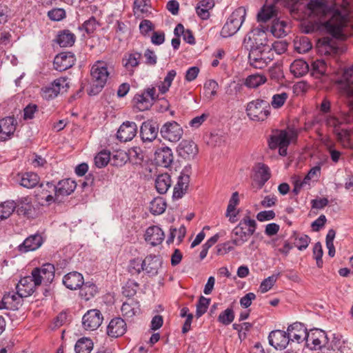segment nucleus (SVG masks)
Returning <instances> with one entry per match:
<instances>
[{
  "mask_svg": "<svg viewBox=\"0 0 353 353\" xmlns=\"http://www.w3.org/2000/svg\"><path fill=\"white\" fill-rule=\"evenodd\" d=\"M83 277L77 272H72L65 274L63 279L65 286L72 290L80 288L83 285Z\"/></svg>",
  "mask_w": 353,
  "mask_h": 353,
  "instance_id": "30",
  "label": "nucleus"
},
{
  "mask_svg": "<svg viewBox=\"0 0 353 353\" xmlns=\"http://www.w3.org/2000/svg\"><path fill=\"white\" fill-rule=\"evenodd\" d=\"M48 17L52 21H59L65 17V12L62 8H54L48 12Z\"/></svg>",
  "mask_w": 353,
  "mask_h": 353,
  "instance_id": "57",
  "label": "nucleus"
},
{
  "mask_svg": "<svg viewBox=\"0 0 353 353\" xmlns=\"http://www.w3.org/2000/svg\"><path fill=\"white\" fill-rule=\"evenodd\" d=\"M276 9L273 3L265 4L257 14V20L259 22H266L275 15Z\"/></svg>",
  "mask_w": 353,
  "mask_h": 353,
  "instance_id": "42",
  "label": "nucleus"
},
{
  "mask_svg": "<svg viewBox=\"0 0 353 353\" xmlns=\"http://www.w3.org/2000/svg\"><path fill=\"white\" fill-rule=\"evenodd\" d=\"M163 231L157 225L149 227L145 234V240L152 246L160 245L164 240Z\"/></svg>",
  "mask_w": 353,
  "mask_h": 353,
  "instance_id": "26",
  "label": "nucleus"
},
{
  "mask_svg": "<svg viewBox=\"0 0 353 353\" xmlns=\"http://www.w3.org/2000/svg\"><path fill=\"white\" fill-rule=\"evenodd\" d=\"M166 208V203L161 197L154 199L150 203V210L152 214L157 215L163 213Z\"/></svg>",
  "mask_w": 353,
  "mask_h": 353,
  "instance_id": "46",
  "label": "nucleus"
},
{
  "mask_svg": "<svg viewBox=\"0 0 353 353\" xmlns=\"http://www.w3.org/2000/svg\"><path fill=\"white\" fill-rule=\"evenodd\" d=\"M154 159L159 165L168 168L174 160L172 150L168 147L158 148L154 153Z\"/></svg>",
  "mask_w": 353,
  "mask_h": 353,
  "instance_id": "28",
  "label": "nucleus"
},
{
  "mask_svg": "<svg viewBox=\"0 0 353 353\" xmlns=\"http://www.w3.org/2000/svg\"><path fill=\"white\" fill-rule=\"evenodd\" d=\"M267 42L265 32L252 30L245 35L243 46L247 50L251 52L252 50H261V49H265V47H270Z\"/></svg>",
  "mask_w": 353,
  "mask_h": 353,
  "instance_id": "6",
  "label": "nucleus"
},
{
  "mask_svg": "<svg viewBox=\"0 0 353 353\" xmlns=\"http://www.w3.org/2000/svg\"><path fill=\"white\" fill-rule=\"evenodd\" d=\"M160 133L163 139L171 142H176L181 138L183 130L178 123L172 121L164 123Z\"/></svg>",
  "mask_w": 353,
  "mask_h": 353,
  "instance_id": "12",
  "label": "nucleus"
},
{
  "mask_svg": "<svg viewBox=\"0 0 353 353\" xmlns=\"http://www.w3.org/2000/svg\"><path fill=\"white\" fill-rule=\"evenodd\" d=\"M310 242V238L306 234H303L299 237L295 236L294 245L299 250L306 249Z\"/></svg>",
  "mask_w": 353,
  "mask_h": 353,
  "instance_id": "58",
  "label": "nucleus"
},
{
  "mask_svg": "<svg viewBox=\"0 0 353 353\" xmlns=\"http://www.w3.org/2000/svg\"><path fill=\"white\" fill-rule=\"evenodd\" d=\"M93 342L88 337L79 339L74 346L76 353H90L93 349Z\"/></svg>",
  "mask_w": 353,
  "mask_h": 353,
  "instance_id": "41",
  "label": "nucleus"
},
{
  "mask_svg": "<svg viewBox=\"0 0 353 353\" xmlns=\"http://www.w3.org/2000/svg\"><path fill=\"white\" fill-rule=\"evenodd\" d=\"M17 121L8 117L0 120V141H6L12 138L16 130Z\"/></svg>",
  "mask_w": 353,
  "mask_h": 353,
  "instance_id": "22",
  "label": "nucleus"
},
{
  "mask_svg": "<svg viewBox=\"0 0 353 353\" xmlns=\"http://www.w3.org/2000/svg\"><path fill=\"white\" fill-rule=\"evenodd\" d=\"M307 7L310 21L303 26V32L310 34L325 30L332 37L341 36L342 16L339 10L328 4L327 0H310Z\"/></svg>",
  "mask_w": 353,
  "mask_h": 353,
  "instance_id": "1",
  "label": "nucleus"
},
{
  "mask_svg": "<svg viewBox=\"0 0 353 353\" xmlns=\"http://www.w3.org/2000/svg\"><path fill=\"white\" fill-rule=\"evenodd\" d=\"M75 57L71 52H63L54 59V68L58 71H65L72 68L75 63Z\"/></svg>",
  "mask_w": 353,
  "mask_h": 353,
  "instance_id": "14",
  "label": "nucleus"
},
{
  "mask_svg": "<svg viewBox=\"0 0 353 353\" xmlns=\"http://www.w3.org/2000/svg\"><path fill=\"white\" fill-rule=\"evenodd\" d=\"M142 54L138 52H131L126 53L123 58V65L131 74L134 71V69L139 65Z\"/></svg>",
  "mask_w": 353,
  "mask_h": 353,
  "instance_id": "31",
  "label": "nucleus"
},
{
  "mask_svg": "<svg viewBox=\"0 0 353 353\" xmlns=\"http://www.w3.org/2000/svg\"><path fill=\"white\" fill-rule=\"evenodd\" d=\"M43 243L42 236L39 234H34L26 238L23 243L18 246V250L21 253L34 251L38 249Z\"/></svg>",
  "mask_w": 353,
  "mask_h": 353,
  "instance_id": "29",
  "label": "nucleus"
},
{
  "mask_svg": "<svg viewBox=\"0 0 353 353\" xmlns=\"http://www.w3.org/2000/svg\"><path fill=\"white\" fill-rule=\"evenodd\" d=\"M308 71L309 65L303 59H296L290 65V72L296 77L305 75Z\"/></svg>",
  "mask_w": 353,
  "mask_h": 353,
  "instance_id": "39",
  "label": "nucleus"
},
{
  "mask_svg": "<svg viewBox=\"0 0 353 353\" xmlns=\"http://www.w3.org/2000/svg\"><path fill=\"white\" fill-rule=\"evenodd\" d=\"M214 6L213 0H201L196 7V12L197 15L203 20L208 19L210 17V10Z\"/></svg>",
  "mask_w": 353,
  "mask_h": 353,
  "instance_id": "37",
  "label": "nucleus"
},
{
  "mask_svg": "<svg viewBox=\"0 0 353 353\" xmlns=\"http://www.w3.org/2000/svg\"><path fill=\"white\" fill-rule=\"evenodd\" d=\"M158 99L156 89L154 87L145 89L141 94L134 95L132 101L134 107L139 111L149 110L154 102Z\"/></svg>",
  "mask_w": 353,
  "mask_h": 353,
  "instance_id": "7",
  "label": "nucleus"
},
{
  "mask_svg": "<svg viewBox=\"0 0 353 353\" xmlns=\"http://www.w3.org/2000/svg\"><path fill=\"white\" fill-rule=\"evenodd\" d=\"M267 79L265 76L259 74L249 75L244 81V85L249 88H256L265 83Z\"/></svg>",
  "mask_w": 353,
  "mask_h": 353,
  "instance_id": "44",
  "label": "nucleus"
},
{
  "mask_svg": "<svg viewBox=\"0 0 353 353\" xmlns=\"http://www.w3.org/2000/svg\"><path fill=\"white\" fill-rule=\"evenodd\" d=\"M318 50L325 55H334L338 52V43L336 39L330 37H324L318 40Z\"/></svg>",
  "mask_w": 353,
  "mask_h": 353,
  "instance_id": "23",
  "label": "nucleus"
},
{
  "mask_svg": "<svg viewBox=\"0 0 353 353\" xmlns=\"http://www.w3.org/2000/svg\"><path fill=\"white\" fill-rule=\"evenodd\" d=\"M270 344L275 349L284 350L290 343L288 331L276 330L272 331L268 336Z\"/></svg>",
  "mask_w": 353,
  "mask_h": 353,
  "instance_id": "20",
  "label": "nucleus"
},
{
  "mask_svg": "<svg viewBox=\"0 0 353 353\" xmlns=\"http://www.w3.org/2000/svg\"><path fill=\"white\" fill-rule=\"evenodd\" d=\"M158 132L159 125L152 120L144 121L141 126L140 136L144 143L153 141L157 138Z\"/></svg>",
  "mask_w": 353,
  "mask_h": 353,
  "instance_id": "16",
  "label": "nucleus"
},
{
  "mask_svg": "<svg viewBox=\"0 0 353 353\" xmlns=\"http://www.w3.org/2000/svg\"><path fill=\"white\" fill-rule=\"evenodd\" d=\"M178 154L185 159H192L198 153L197 145L192 141L183 140L177 147Z\"/></svg>",
  "mask_w": 353,
  "mask_h": 353,
  "instance_id": "25",
  "label": "nucleus"
},
{
  "mask_svg": "<svg viewBox=\"0 0 353 353\" xmlns=\"http://www.w3.org/2000/svg\"><path fill=\"white\" fill-rule=\"evenodd\" d=\"M189 183H182L181 179H178L177 183L174 188L172 198L174 199H179L186 193Z\"/></svg>",
  "mask_w": 353,
  "mask_h": 353,
  "instance_id": "51",
  "label": "nucleus"
},
{
  "mask_svg": "<svg viewBox=\"0 0 353 353\" xmlns=\"http://www.w3.org/2000/svg\"><path fill=\"white\" fill-rule=\"evenodd\" d=\"M256 222L245 216L239 224L232 230L231 236L235 246L239 247L248 241V238L254 234L256 229Z\"/></svg>",
  "mask_w": 353,
  "mask_h": 353,
  "instance_id": "2",
  "label": "nucleus"
},
{
  "mask_svg": "<svg viewBox=\"0 0 353 353\" xmlns=\"http://www.w3.org/2000/svg\"><path fill=\"white\" fill-rule=\"evenodd\" d=\"M103 316L99 310H88L82 318V325L86 330H95L101 324Z\"/></svg>",
  "mask_w": 353,
  "mask_h": 353,
  "instance_id": "13",
  "label": "nucleus"
},
{
  "mask_svg": "<svg viewBox=\"0 0 353 353\" xmlns=\"http://www.w3.org/2000/svg\"><path fill=\"white\" fill-rule=\"evenodd\" d=\"M16 204L17 207L18 206L17 212L19 215H23L28 218L32 216L34 208L29 197L19 199Z\"/></svg>",
  "mask_w": 353,
  "mask_h": 353,
  "instance_id": "33",
  "label": "nucleus"
},
{
  "mask_svg": "<svg viewBox=\"0 0 353 353\" xmlns=\"http://www.w3.org/2000/svg\"><path fill=\"white\" fill-rule=\"evenodd\" d=\"M163 264V259L159 255L150 254L143 259L144 272L149 276L158 274L159 269Z\"/></svg>",
  "mask_w": 353,
  "mask_h": 353,
  "instance_id": "17",
  "label": "nucleus"
},
{
  "mask_svg": "<svg viewBox=\"0 0 353 353\" xmlns=\"http://www.w3.org/2000/svg\"><path fill=\"white\" fill-rule=\"evenodd\" d=\"M127 326L125 321L117 317L112 319L107 327V333L111 337L117 338L123 335L126 332Z\"/></svg>",
  "mask_w": 353,
  "mask_h": 353,
  "instance_id": "27",
  "label": "nucleus"
},
{
  "mask_svg": "<svg viewBox=\"0 0 353 353\" xmlns=\"http://www.w3.org/2000/svg\"><path fill=\"white\" fill-rule=\"evenodd\" d=\"M327 70L326 62L323 59H317L312 63L311 74L315 78L319 79L326 75Z\"/></svg>",
  "mask_w": 353,
  "mask_h": 353,
  "instance_id": "40",
  "label": "nucleus"
},
{
  "mask_svg": "<svg viewBox=\"0 0 353 353\" xmlns=\"http://www.w3.org/2000/svg\"><path fill=\"white\" fill-rule=\"evenodd\" d=\"M54 266L51 263H45L41 267L35 268L31 274L34 279V285H40L42 282L49 284L54 279Z\"/></svg>",
  "mask_w": 353,
  "mask_h": 353,
  "instance_id": "11",
  "label": "nucleus"
},
{
  "mask_svg": "<svg viewBox=\"0 0 353 353\" xmlns=\"http://www.w3.org/2000/svg\"><path fill=\"white\" fill-rule=\"evenodd\" d=\"M68 88V78L66 77H59L55 79L50 85L42 88L41 90V95L46 100H51L57 97L62 90L66 91Z\"/></svg>",
  "mask_w": 353,
  "mask_h": 353,
  "instance_id": "9",
  "label": "nucleus"
},
{
  "mask_svg": "<svg viewBox=\"0 0 353 353\" xmlns=\"http://www.w3.org/2000/svg\"><path fill=\"white\" fill-rule=\"evenodd\" d=\"M56 41L61 48L70 47L74 43L75 35L68 30H65L59 32Z\"/></svg>",
  "mask_w": 353,
  "mask_h": 353,
  "instance_id": "38",
  "label": "nucleus"
},
{
  "mask_svg": "<svg viewBox=\"0 0 353 353\" xmlns=\"http://www.w3.org/2000/svg\"><path fill=\"white\" fill-rule=\"evenodd\" d=\"M268 74L270 79L275 83H279L284 78V74L281 67L279 65H275L268 70Z\"/></svg>",
  "mask_w": 353,
  "mask_h": 353,
  "instance_id": "48",
  "label": "nucleus"
},
{
  "mask_svg": "<svg viewBox=\"0 0 353 353\" xmlns=\"http://www.w3.org/2000/svg\"><path fill=\"white\" fill-rule=\"evenodd\" d=\"M270 168L264 163H259L255 167V179L263 186L270 178Z\"/></svg>",
  "mask_w": 353,
  "mask_h": 353,
  "instance_id": "34",
  "label": "nucleus"
},
{
  "mask_svg": "<svg viewBox=\"0 0 353 353\" xmlns=\"http://www.w3.org/2000/svg\"><path fill=\"white\" fill-rule=\"evenodd\" d=\"M324 123L327 127L336 130L341 127L342 121L334 115L327 114L324 117Z\"/></svg>",
  "mask_w": 353,
  "mask_h": 353,
  "instance_id": "56",
  "label": "nucleus"
},
{
  "mask_svg": "<svg viewBox=\"0 0 353 353\" xmlns=\"http://www.w3.org/2000/svg\"><path fill=\"white\" fill-rule=\"evenodd\" d=\"M345 103L348 110L343 114V119L347 123H350L353 119V99H346Z\"/></svg>",
  "mask_w": 353,
  "mask_h": 353,
  "instance_id": "64",
  "label": "nucleus"
},
{
  "mask_svg": "<svg viewBox=\"0 0 353 353\" xmlns=\"http://www.w3.org/2000/svg\"><path fill=\"white\" fill-rule=\"evenodd\" d=\"M128 271L132 274H138L142 271H144L143 260L139 258L130 260L128 265Z\"/></svg>",
  "mask_w": 353,
  "mask_h": 353,
  "instance_id": "50",
  "label": "nucleus"
},
{
  "mask_svg": "<svg viewBox=\"0 0 353 353\" xmlns=\"http://www.w3.org/2000/svg\"><path fill=\"white\" fill-rule=\"evenodd\" d=\"M245 16L246 10L244 7L236 8L228 18L221 29V35L224 38L234 35L241 28Z\"/></svg>",
  "mask_w": 353,
  "mask_h": 353,
  "instance_id": "4",
  "label": "nucleus"
},
{
  "mask_svg": "<svg viewBox=\"0 0 353 353\" xmlns=\"http://www.w3.org/2000/svg\"><path fill=\"white\" fill-rule=\"evenodd\" d=\"M17 204L13 201L0 203V221L8 218L14 211Z\"/></svg>",
  "mask_w": 353,
  "mask_h": 353,
  "instance_id": "45",
  "label": "nucleus"
},
{
  "mask_svg": "<svg viewBox=\"0 0 353 353\" xmlns=\"http://www.w3.org/2000/svg\"><path fill=\"white\" fill-rule=\"evenodd\" d=\"M297 138V133L294 130H276L272 135L268 141L270 149H276L279 145L288 146L292 141Z\"/></svg>",
  "mask_w": 353,
  "mask_h": 353,
  "instance_id": "10",
  "label": "nucleus"
},
{
  "mask_svg": "<svg viewBox=\"0 0 353 353\" xmlns=\"http://www.w3.org/2000/svg\"><path fill=\"white\" fill-rule=\"evenodd\" d=\"M171 177L168 173L159 174L155 180L157 191L161 194L166 193L171 186Z\"/></svg>",
  "mask_w": 353,
  "mask_h": 353,
  "instance_id": "36",
  "label": "nucleus"
},
{
  "mask_svg": "<svg viewBox=\"0 0 353 353\" xmlns=\"http://www.w3.org/2000/svg\"><path fill=\"white\" fill-rule=\"evenodd\" d=\"M234 245L232 243V239L231 241L225 242L224 243L219 244L216 246V252L218 254H225L234 248Z\"/></svg>",
  "mask_w": 353,
  "mask_h": 353,
  "instance_id": "62",
  "label": "nucleus"
},
{
  "mask_svg": "<svg viewBox=\"0 0 353 353\" xmlns=\"http://www.w3.org/2000/svg\"><path fill=\"white\" fill-rule=\"evenodd\" d=\"M139 284L137 282L130 281L123 288V294L126 297H132L137 293Z\"/></svg>",
  "mask_w": 353,
  "mask_h": 353,
  "instance_id": "61",
  "label": "nucleus"
},
{
  "mask_svg": "<svg viewBox=\"0 0 353 353\" xmlns=\"http://www.w3.org/2000/svg\"><path fill=\"white\" fill-rule=\"evenodd\" d=\"M46 186L52 188L55 192V196H68L72 193L77 186L76 183L69 179L60 181L57 185H55L52 182H47Z\"/></svg>",
  "mask_w": 353,
  "mask_h": 353,
  "instance_id": "15",
  "label": "nucleus"
},
{
  "mask_svg": "<svg viewBox=\"0 0 353 353\" xmlns=\"http://www.w3.org/2000/svg\"><path fill=\"white\" fill-rule=\"evenodd\" d=\"M34 279L33 276H25L19 281L17 285V295L19 298L28 297L30 296L35 290Z\"/></svg>",
  "mask_w": 353,
  "mask_h": 353,
  "instance_id": "21",
  "label": "nucleus"
},
{
  "mask_svg": "<svg viewBox=\"0 0 353 353\" xmlns=\"http://www.w3.org/2000/svg\"><path fill=\"white\" fill-rule=\"evenodd\" d=\"M234 319V313L232 308H227L221 312L219 317L218 321L225 325L230 324Z\"/></svg>",
  "mask_w": 353,
  "mask_h": 353,
  "instance_id": "53",
  "label": "nucleus"
},
{
  "mask_svg": "<svg viewBox=\"0 0 353 353\" xmlns=\"http://www.w3.org/2000/svg\"><path fill=\"white\" fill-rule=\"evenodd\" d=\"M306 342H310L313 345L312 349L321 350L327 343L328 338L323 330L314 329L311 330L310 332H308V337Z\"/></svg>",
  "mask_w": 353,
  "mask_h": 353,
  "instance_id": "24",
  "label": "nucleus"
},
{
  "mask_svg": "<svg viewBox=\"0 0 353 353\" xmlns=\"http://www.w3.org/2000/svg\"><path fill=\"white\" fill-rule=\"evenodd\" d=\"M98 26V23L97 22L96 19L94 17H90L88 20L85 21L82 26L85 31L88 34H90L93 33L97 27Z\"/></svg>",
  "mask_w": 353,
  "mask_h": 353,
  "instance_id": "60",
  "label": "nucleus"
},
{
  "mask_svg": "<svg viewBox=\"0 0 353 353\" xmlns=\"http://www.w3.org/2000/svg\"><path fill=\"white\" fill-rule=\"evenodd\" d=\"M19 183L26 188H33L39 182V176L34 172H26L17 175Z\"/></svg>",
  "mask_w": 353,
  "mask_h": 353,
  "instance_id": "32",
  "label": "nucleus"
},
{
  "mask_svg": "<svg viewBox=\"0 0 353 353\" xmlns=\"http://www.w3.org/2000/svg\"><path fill=\"white\" fill-rule=\"evenodd\" d=\"M97 292V286L90 282H83V285L80 288L79 294L82 299L85 301H89Z\"/></svg>",
  "mask_w": 353,
  "mask_h": 353,
  "instance_id": "43",
  "label": "nucleus"
},
{
  "mask_svg": "<svg viewBox=\"0 0 353 353\" xmlns=\"http://www.w3.org/2000/svg\"><path fill=\"white\" fill-rule=\"evenodd\" d=\"M219 85L214 80L210 79L207 81L204 84V89L210 94V97L212 98L216 95Z\"/></svg>",
  "mask_w": 353,
  "mask_h": 353,
  "instance_id": "59",
  "label": "nucleus"
},
{
  "mask_svg": "<svg viewBox=\"0 0 353 353\" xmlns=\"http://www.w3.org/2000/svg\"><path fill=\"white\" fill-rule=\"evenodd\" d=\"M288 98V94L286 92L274 94L271 101V105L275 109L280 108L284 105Z\"/></svg>",
  "mask_w": 353,
  "mask_h": 353,
  "instance_id": "54",
  "label": "nucleus"
},
{
  "mask_svg": "<svg viewBox=\"0 0 353 353\" xmlns=\"http://www.w3.org/2000/svg\"><path fill=\"white\" fill-rule=\"evenodd\" d=\"M271 47H265L261 50H252L249 52L248 60L252 66L257 69H262L267 66L273 59Z\"/></svg>",
  "mask_w": 353,
  "mask_h": 353,
  "instance_id": "8",
  "label": "nucleus"
},
{
  "mask_svg": "<svg viewBox=\"0 0 353 353\" xmlns=\"http://www.w3.org/2000/svg\"><path fill=\"white\" fill-rule=\"evenodd\" d=\"M285 21L279 19L274 20L271 26V32L274 36L280 37L285 34Z\"/></svg>",
  "mask_w": 353,
  "mask_h": 353,
  "instance_id": "52",
  "label": "nucleus"
},
{
  "mask_svg": "<svg viewBox=\"0 0 353 353\" xmlns=\"http://www.w3.org/2000/svg\"><path fill=\"white\" fill-rule=\"evenodd\" d=\"M137 133V125L133 121L123 122L119 127L117 137L121 142L131 141Z\"/></svg>",
  "mask_w": 353,
  "mask_h": 353,
  "instance_id": "19",
  "label": "nucleus"
},
{
  "mask_svg": "<svg viewBox=\"0 0 353 353\" xmlns=\"http://www.w3.org/2000/svg\"><path fill=\"white\" fill-rule=\"evenodd\" d=\"M210 303V299L205 298L203 296H201L196 304V316L197 318L201 317L203 315Z\"/></svg>",
  "mask_w": 353,
  "mask_h": 353,
  "instance_id": "49",
  "label": "nucleus"
},
{
  "mask_svg": "<svg viewBox=\"0 0 353 353\" xmlns=\"http://www.w3.org/2000/svg\"><path fill=\"white\" fill-rule=\"evenodd\" d=\"M277 280V276L272 275L264 279L259 287V290L261 293H265L270 290L275 284Z\"/></svg>",
  "mask_w": 353,
  "mask_h": 353,
  "instance_id": "55",
  "label": "nucleus"
},
{
  "mask_svg": "<svg viewBox=\"0 0 353 353\" xmlns=\"http://www.w3.org/2000/svg\"><path fill=\"white\" fill-rule=\"evenodd\" d=\"M140 305L138 301L133 299L128 302H124L121 306V312L125 318H132L134 316L139 314Z\"/></svg>",
  "mask_w": 353,
  "mask_h": 353,
  "instance_id": "35",
  "label": "nucleus"
},
{
  "mask_svg": "<svg viewBox=\"0 0 353 353\" xmlns=\"http://www.w3.org/2000/svg\"><path fill=\"white\" fill-rule=\"evenodd\" d=\"M245 111L250 119L263 121L270 114V104L266 100L257 99L247 104Z\"/></svg>",
  "mask_w": 353,
  "mask_h": 353,
  "instance_id": "5",
  "label": "nucleus"
},
{
  "mask_svg": "<svg viewBox=\"0 0 353 353\" xmlns=\"http://www.w3.org/2000/svg\"><path fill=\"white\" fill-rule=\"evenodd\" d=\"M110 161V152L106 150L101 151L94 157V164L99 168L107 165Z\"/></svg>",
  "mask_w": 353,
  "mask_h": 353,
  "instance_id": "47",
  "label": "nucleus"
},
{
  "mask_svg": "<svg viewBox=\"0 0 353 353\" xmlns=\"http://www.w3.org/2000/svg\"><path fill=\"white\" fill-rule=\"evenodd\" d=\"M134 12L137 13H145L148 12V0H134Z\"/></svg>",
  "mask_w": 353,
  "mask_h": 353,
  "instance_id": "63",
  "label": "nucleus"
},
{
  "mask_svg": "<svg viewBox=\"0 0 353 353\" xmlns=\"http://www.w3.org/2000/svg\"><path fill=\"white\" fill-rule=\"evenodd\" d=\"M288 334L290 341H296L298 343L306 341L308 337L307 328L301 323H294L288 327Z\"/></svg>",
  "mask_w": 353,
  "mask_h": 353,
  "instance_id": "18",
  "label": "nucleus"
},
{
  "mask_svg": "<svg viewBox=\"0 0 353 353\" xmlns=\"http://www.w3.org/2000/svg\"><path fill=\"white\" fill-rule=\"evenodd\" d=\"M90 75L91 83L88 93L91 96L97 95L105 86L109 76L107 63L104 61H97L91 68Z\"/></svg>",
  "mask_w": 353,
  "mask_h": 353,
  "instance_id": "3",
  "label": "nucleus"
}]
</instances>
